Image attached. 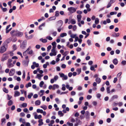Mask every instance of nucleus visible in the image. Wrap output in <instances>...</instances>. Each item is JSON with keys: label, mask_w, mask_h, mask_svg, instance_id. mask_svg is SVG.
<instances>
[{"label": "nucleus", "mask_w": 126, "mask_h": 126, "mask_svg": "<svg viewBox=\"0 0 126 126\" xmlns=\"http://www.w3.org/2000/svg\"><path fill=\"white\" fill-rule=\"evenodd\" d=\"M31 48V47H30L26 51L23 53V55H27L28 54L31 55L32 54L33 51L31 50H30Z\"/></svg>", "instance_id": "1"}, {"label": "nucleus", "mask_w": 126, "mask_h": 126, "mask_svg": "<svg viewBox=\"0 0 126 126\" xmlns=\"http://www.w3.org/2000/svg\"><path fill=\"white\" fill-rule=\"evenodd\" d=\"M7 48V46L4 44H3L2 46L0 48V52L2 53L5 52Z\"/></svg>", "instance_id": "2"}, {"label": "nucleus", "mask_w": 126, "mask_h": 126, "mask_svg": "<svg viewBox=\"0 0 126 126\" xmlns=\"http://www.w3.org/2000/svg\"><path fill=\"white\" fill-rule=\"evenodd\" d=\"M16 33L14 34L13 36H16L18 37H21L23 34L22 32L16 30Z\"/></svg>", "instance_id": "3"}, {"label": "nucleus", "mask_w": 126, "mask_h": 126, "mask_svg": "<svg viewBox=\"0 0 126 126\" xmlns=\"http://www.w3.org/2000/svg\"><path fill=\"white\" fill-rule=\"evenodd\" d=\"M26 40L24 41L21 44L20 47L22 48H24L26 47Z\"/></svg>", "instance_id": "4"}, {"label": "nucleus", "mask_w": 126, "mask_h": 126, "mask_svg": "<svg viewBox=\"0 0 126 126\" xmlns=\"http://www.w3.org/2000/svg\"><path fill=\"white\" fill-rule=\"evenodd\" d=\"M33 114L34 115V117L35 119H40L42 118V116L41 115H39L38 116L36 112L34 113Z\"/></svg>", "instance_id": "5"}, {"label": "nucleus", "mask_w": 126, "mask_h": 126, "mask_svg": "<svg viewBox=\"0 0 126 126\" xmlns=\"http://www.w3.org/2000/svg\"><path fill=\"white\" fill-rule=\"evenodd\" d=\"M11 38H9L7 39L3 43L4 44L8 46V44L10 43L11 41Z\"/></svg>", "instance_id": "6"}, {"label": "nucleus", "mask_w": 126, "mask_h": 126, "mask_svg": "<svg viewBox=\"0 0 126 126\" xmlns=\"http://www.w3.org/2000/svg\"><path fill=\"white\" fill-rule=\"evenodd\" d=\"M68 10L69 11L70 13H73L75 12L76 10L73 7H70L68 8Z\"/></svg>", "instance_id": "7"}, {"label": "nucleus", "mask_w": 126, "mask_h": 126, "mask_svg": "<svg viewBox=\"0 0 126 126\" xmlns=\"http://www.w3.org/2000/svg\"><path fill=\"white\" fill-rule=\"evenodd\" d=\"M74 116L76 117V122L78 123L79 122V113L76 112L74 115Z\"/></svg>", "instance_id": "8"}, {"label": "nucleus", "mask_w": 126, "mask_h": 126, "mask_svg": "<svg viewBox=\"0 0 126 126\" xmlns=\"http://www.w3.org/2000/svg\"><path fill=\"white\" fill-rule=\"evenodd\" d=\"M15 73V70L14 69H11L9 73V75L10 76H12Z\"/></svg>", "instance_id": "9"}, {"label": "nucleus", "mask_w": 126, "mask_h": 126, "mask_svg": "<svg viewBox=\"0 0 126 126\" xmlns=\"http://www.w3.org/2000/svg\"><path fill=\"white\" fill-rule=\"evenodd\" d=\"M119 35L120 34L119 33H116L114 32L112 33L111 36L114 37H117L119 36Z\"/></svg>", "instance_id": "10"}, {"label": "nucleus", "mask_w": 126, "mask_h": 126, "mask_svg": "<svg viewBox=\"0 0 126 126\" xmlns=\"http://www.w3.org/2000/svg\"><path fill=\"white\" fill-rule=\"evenodd\" d=\"M8 58V56H2L1 59V61L2 62H3L7 60Z\"/></svg>", "instance_id": "11"}, {"label": "nucleus", "mask_w": 126, "mask_h": 126, "mask_svg": "<svg viewBox=\"0 0 126 126\" xmlns=\"http://www.w3.org/2000/svg\"><path fill=\"white\" fill-rule=\"evenodd\" d=\"M51 51L49 54V55H56L57 52L56 50H51Z\"/></svg>", "instance_id": "12"}, {"label": "nucleus", "mask_w": 126, "mask_h": 126, "mask_svg": "<svg viewBox=\"0 0 126 126\" xmlns=\"http://www.w3.org/2000/svg\"><path fill=\"white\" fill-rule=\"evenodd\" d=\"M85 115L86 119H88L89 118V116L90 115V113L88 111H86V112Z\"/></svg>", "instance_id": "13"}, {"label": "nucleus", "mask_w": 126, "mask_h": 126, "mask_svg": "<svg viewBox=\"0 0 126 126\" xmlns=\"http://www.w3.org/2000/svg\"><path fill=\"white\" fill-rule=\"evenodd\" d=\"M20 95V93L19 92L17 91H16L15 92V97L18 96Z\"/></svg>", "instance_id": "14"}, {"label": "nucleus", "mask_w": 126, "mask_h": 126, "mask_svg": "<svg viewBox=\"0 0 126 126\" xmlns=\"http://www.w3.org/2000/svg\"><path fill=\"white\" fill-rule=\"evenodd\" d=\"M59 86L57 84H54L53 85V87L52 89L53 90H54L56 88H59Z\"/></svg>", "instance_id": "15"}, {"label": "nucleus", "mask_w": 126, "mask_h": 126, "mask_svg": "<svg viewBox=\"0 0 126 126\" xmlns=\"http://www.w3.org/2000/svg\"><path fill=\"white\" fill-rule=\"evenodd\" d=\"M113 62L114 64L116 65L118 64V61L117 59L115 58L113 60Z\"/></svg>", "instance_id": "16"}, {"label": "nucleus", "mask_w": 126, "mask_h": 126, "mask_svg": "<svg viewBox=\"0 0 126 126\" xmlns=\"http://www.w3.org/2000/svg\"><path fill=\"white\" fill-rule=\"evenodd\" d=\"M40 41L43 43H45L47 42V40L46 39L41 38L40 39Z\"/></svg>", "instance_id": "17"}, {"label": "nucleus", "mask_w": 126, "mask_h": 126, "mask_svg": "<svg viewBox=\"0 0 126 126\" xmlns=\"http://www.w3.org/2000/svg\"><path fill=\"white\" fill-rule=\"evenodd\" d=\"M41 103V101L39 100H36L35 102V105L36 106L39 105Z\"/></svg>", "instance_id": "18"}, {"label": "nucleus", "mask_w": 126, "mask_h": 126, "mask_svg": "<svg viewBox=\"0 0 126 126\" xmlns=\"http://www.w3.org/2000/svg\"><path fill=\"white\" fill-rule=\"evenodd\" d=\"M43 120L42 119H40L38 120V122L39 123L38 124L39 126H40L43 124V123L42 122Z\"/></svg>", "instance_id": "19"}, {"label": "nucleus", "mask_w": 126, "mask_h": 126, "mask_svg": "<svg viewBox=\"0 0 126 126\" xmlns=\"http://www.w3.org/2000/svg\"><path fill=\"white\" fill-rule=\"evenodd\" d=\"M95 81L98 84H99L101 82V80L99 78H97L95 79Z\"/></svg>", "instance_id": "20"}, {"label": "nucleus", "mask_w": 126, "mask_h": 126, "mask_svg": "<svg viewBox=\"0 0 126 126\" xmlns=\"http://www.w3.org/2000/svg\"><path fill=\"white\" fill-rule=\"evenodd\" d=\"M7 65L8 67L9 68L11 67H13L14 66L13 64H12L11 63H7Z\"/></svg>", "instance_id": "21"}, {"label": "nucleus", "mask_w": 126, "mask_h": 126, "mask_svg": "<svg viewBox=\"0 0 126 126\" xmlns=\"http://www.w3.org/2000/svg\"><path fill=\"white\" fill-rule=\"evenodd\" d=\"M13 103V102L12 100H10L8 102L7 104L8 106H10Z\"/></svg>", "instance_id": "22"}, {"label": "nucleus", "mask_w": 126, "mask_h": 126, "mask_svg": "<svg viewBox=\"0 0 126 126\" xmlns=\"http://www.w3.org/2000/svg\"><path fill=\"white\" fill-rule=\"evenodd\" d=\"M37 112L38 113H42L43 112V110H40L39 109H38L36 110Z\"/></svg>", "instance_id": "23"}, {"label": "nucleus", "mask_w": 126, "mask_h": 126, "mask_svg": "<svg viewBox=\"0 0 126 126\" xmlns=\"http://www.w3.org/2000/svg\"><path fill=\"white\" fill-rule=\"evenodd\" d=\"M111 86H108L106 88V90L107 91V93L109 94L110 93V88Z\"/></svg>", "instance_id": "24"}, {"label": "nucleus", "mask_w": 126, "mask_h": 126, "mask_svg": "<svg viewBox=\"0 0 126 126\" xmlns=\"http://www.w3.org/2000/svg\"><path fill=\"white\" fill-rule=\"evenodd\" d=\"M2 89L4 92L5 93H8V90L7 89L5 88H3Z\"/></svg>", "instance_id": "25"}, {"label": "nucleus", "mask_w": 126, "mask_h": 126, "mask_svg": "<svg viewBox=\"0 0 126 126\" xmlns=\"http://www.w3.org/2000/svg\"><path fill=\"white\" fill-rule=\"evenodd\" d=\"M99 20L98 18H96L95 19V24H97L99 23Z\"/></svg>", "instance_id": "26"}, {"label": "nucleus", "mask_w": 126, "mask_h": 126, "mask_svg": "<svg viewBox=\"0 0 126 126\" xmlns=\"http://www.w3.org/2000/svg\"><path fill=\"white\" fill-rule=\"evenodd\" d=\"M67 35V34L66 33H61L60 35V36L61 37H63L64 36H66Z\"/></svg>", "instance_id": "27"}, {"label": "nucleus", "mask_w": 126, "mask_h": 126, "mask_svg": "<svg viewBox=\"0 0 126 126\" xmlns=\"http://www.w3.org/2000/svg\"><path fill=\"white\" fill-rule=\"evenodd\" d=\"M32 84L30 82H29L28 84H26V88H28L29 87L31 86Z\"/></svg>", "instance_id": "28"}, {"label": "nucleus", "mask_w": 126, "mask_h": 126, "mask_svg": "<svg viewBox=\"0 0 126 126\" xmlns=\"http://www.w3.org/2000/svg\"><path fill=\"white\" fill-rule=\"evenodd\" d=\"M16 30H14L13 31H12L11 32H10V33L12 35V36H13V35L14 34L16 33Z\"/></svg>", "instance_id": "29"}, {"label": "nucleus", "mask_w": 126, "mask_h": 126, "mask_svg": "<svg viewBox=\"0 0 126 126\" xmlns=\"http://www.w3.org/2000/svg\"><path fill=\"white\" fill-rule=\"evenodd\" d=\"M118 98V96L117 95H113L112 97V99L113 100L115 99H117Z\"/></svg>", "instance_id": "30"}, {"label": "nucleus", "mask_w": 126, "mask_h": 126, "mask_svg": "<svg viewBox=\"0 0 126 126\" xmlns=\"http://www.w3.org/2000/svg\"><path fill=\"white\" fill-rule=\"evenodd\" d=\"M58 114L59 115H60L61 116H62L63 115V114L61 111H59L58 112Z\"/></svg>", "instance_id": "31"}, {"label": "nucleus", "mask_w": 126, "mask_h": 126, "mask_svg": "<svg viewBox=\"0 0 126 126\" xmlns=\"http://www.w3.org/2000/svg\"><path fill=\"white\" fill-rule=\"evenodd\" d=\"M25 59H26L25 61V62L27 63H28L29 61V60L28 59V56H27L25 57Z\"/></svg>", "instance_id": "32"}, {"label": "nucleus", "mask_w": 126, "mask_h": 126, "mask_svg": "<svg viewBox=\"0 0 126 126\" xmlns=\"http://www.w3.org/2000/svg\"><path fill=\"white\" fill-rule=\"evenodd\" d=\"M71 23L72 24H74L76 23V21L75 19H73L71 20Z\"/></svg>", "instance_id": "33"}, {"label": "nucleus", "mask_w": 126, "mask_h": 126, "mask_svg": "<svg viewBox=\"0 0 126 126\" xmlns=\"http://www.w3.org/2000/svg\"><path fill=\"white\" fill-rule=\"evenodd\" d=\"M5 119L4 118H3L1 119V125H2V124L4 123V124H5L6 123L5 122Z\"/></svg>", "instance_id": "34"}, {"label": "nucleus", "mask_w": 126, "mask_h": 126, "mask_svg": "<svg viewBox=\"0 0 126 126\" xmlns=\"http://www.w3.org/2000/svg\"><path fill=\"white\" fill-rule=\"evenodd\" d=\"M33 94L32 93H30V94L28 95V97L29 99H31V97L33 95Z\"/></svg>", "instance_id": "35"}, {"label": "nucleus", "mask_w": 126, "mask_h": 126, "mask_svg": "<svg viewBox=\"0 0 126 126\" xmlns=\"http://www.w3.org/2000/svg\"><path fill=\"white\" fill-rule=\"evenodd\" d=\"M58 24H60V26H61L63 24V21L62 20H60L58 22Z\"/></svg>", "instance_id": "36"}, {"label": "nucleus", "mask_w": 126, "mask_h": 126, "mask_svg": "<svg viewBox=\"0 0 126 126\" xmlns=\"http://www.w3.org/2000/svg\"><path fill=\"white\" fill-rule=\"evenodd\" d=\"M27 105V104L25 103H23L22 104V106L23 108L26 107Z\"/></svg>", "instance_id": "37"}, {"label": "nucleus", "mask_w": 126, "mask_h": 126, "mask_svg": "<svg viewBox=\"0 0 126 126\" xmlns=\"http://www.w3.org/2000/svg\"><path fill=\"white\" fill-rule=\"evenodd\" d=\"M44 82L43 81H41L40 82V84H39V86H40V87H42L43 86V85L44 84Z\"/></svg>", "instance_id": "38"}, {"label": "nucleus", "mask_w": 126, "mask_h": 126, "mask_svg": "<svg viewBox=\"0 0 126 126\" xmlns=\"http://www.w3.org/2000/svg\"><path fill=\"white\" fill-rule=\"evenodd\" d=\"M33 64L34 65H35V67H38L39 66V64L38 63H36L35 62H33Z\"/></svg>", "instance_id": "39"}, {"label": "nucleus", "mask_w": 126, "mask_h": 126, "mask_svg": "<svg viewBox=\"0 0 126 126\" xmlns=\"http://www.w3.org/2000/svg\"><path fill=\"white\" fill-rule=\"evenodd\" d=\"M55 16H59V12L58 11H56L55 12Z\"/></svg>", "instance_id": "40"}, {"label": "nucleus", "mask_w": 126, "mask_h": 126, "mask_svg": "<svg viewBox=\"0 0 126 126\" xmlns=\"http://www.w3.org/2000/svg\"><path fill=\"white\" fill-rule=\"evenodd\" d=\"M43 76V75H41L39 74H38L37 75V76L38 77V78L39 79H41V77Z\"/></svg>", "instance_id": "41"}, {"label": "nucleus", "mask_w": 126, "mask_h": 126, "mask_svg": "<svg viewBox=\"0 0 126 126\" xmlns=\"http://www.w3.org/2000/svg\"><path fill=\"white\" fill-rule=\"evenodd\" d=\"M92 97L91 95H88L87 96L86 98L87 99L89 100Z\"/></svg>", "instance_id": "42"}, {"label": "nucleus", "mask_w": 126, "mask_h": 126, "mask_svg": "<svg viewBox=\"0 0 126 126\" xmlns=\"http://www.w3.org/2000/svg\"><path fill=\"white\" fill-rule=\"evenodd\" d=\"M7 96H8L7 99L8 100H10V99L12 98V96L11 95H10L9 94H7Z\"/></svg>", "instance_id": "43"}, {"label": "nucleus", "mask_w": 126, "mask_h": 126, "mask_svg": "<svg viewBox=\"0 0 126 126\" xmlns=\"http://www.w3.org/2000/svg\"><path fill=\"white\" fill-rule=\"evenodd\" d=\"M1 8L3 11V12H5L7 10V9L6 8H3L2 6V7Z\"/></svg>", "instance_id": "44"}, {"label": "nucleus", "mask_w": 126, "mask_h": 126, "mask_svg": "<svg viewBox=\"0 0 126 126\" xmlns=\"http://www.w3.org/2000/svg\"><path fill=\"white\" fill-rule=\"evenodd\" d=\"M70 121L71 122L74 123L75 122V120L74 119L71 117Z\"/></svg>", "instance_id": "45"}, {"label": "nucleus", "mask_w": 126, "mask_h": 126, "mask_svg": "<svg viewBox=\"0 0 126 126\" xmlns=\"http://www.w3.org/2000/svg\"><path fill=\"white\" fill-rule=\"evenodd\" d=\"M40 107L43 109L44 110H46L47 108L46 106L45 105L44 106H41Z\"/></svg>", "instance_id": "46"}, {"label": "nucleus", "mask_w": 126, "mask_h": 126, "mask_svg": "<svg viewBox=\"0 0 126 126\" xmlns=\"http://www.w3.org/2000/svg\"><path fill=\"white\" fill-rule=\"evenodd\" d=\"M67 124L69 126H73V124L72 123H70L69 122H68L67 123Z\"/></svg>", "instance_id": "47"}, {"label": "nucleus", "mask_w": 126, "mask_h": 126, "mask_svg": "<svg viewBox=\"0 0 126 126\" xmlns=\"http://www.w3.org/2000/svg\"><path fill=\"white\" fill-rule=\"evenodd\" d=\"M51 45H49L47 47V51H49L51 48Z\"/></svg>", "instance_id": "48"}, {"label": "nucleus", "mask_w": 126, "mask_h": 126, "mask_svg": "<svg viewBox=\"0 0 126 126\" xmlns=\"http://www.w3.org/2000/svg\"><path fill=\"white\" fill-rule=\"evenodd\" d=\"M121 63L122 65H124L126 64V61L125 60L121 62Z\"/></svg>", "instance_id": "49"}, {"label": "nucleus", "mask_w": 126, "mask_h": 126, "mask_svg": "<svg viewBox=\"0 0 126 126\" xmlns=\"http://www.w3.org/2000/svg\"><path fill=\"white\" fill-rule=\"evenodd\" d=\"M61 56H57L58 58L56 59V61L57 62H58L60 61L59 58H60Z\"/></svg>", "instance_id": "50"}, {"label": "nucleus", "mask_w": 126, "mask_h": 126, "mask_svg": "<svg viewBox=\"0 0 126 126\" xmlns=\"http://www.w3.org/2000/svg\"><path fill=\"white\" fill-rule=\"evenodd\" d=\"M46 38L49 40H51L52 39V38L50 36H48L46 37Z\"/></svg>", "instance_id": "51"}, {"label": "nucleus", "mask_w": 126, "mask_h": 126, "mask_svg": "<svg viewBox=\"0 0 126 126\" xmlns=\"http://www.w3.org/2000/svg\"><path fill=\"white\" fill-rule=\"evenodd\" d=\"M55 19V17L53 16V17H50L49 18V20H54V19Z\"/></svg>", "instance_id": "52"}, {"label": "nucleus", "mask_w": 126, "mask_h": 126, "mask_svg": "<svg viewBox=\"0 0 126 126\" xmlns=\"http://www.w3.org/2000/svg\"><path fill=\"white\" fill-rule=\"evenodd\" d=\"M58 79V77L57 75L55 76L54 78L53 79L55 80V81L56 80Z\"/></svg>", "instance_id": "53"}, {"label": "nucleus", "mask_w": 126, "mask_h": 126, "mask_svg": "<svg viewBox=\"0 0 126 126\" xmlns=\"http://www.w3.org/2000/svg\"><path fill=\"white\" fill-rule=\"evenodd\" d=\"M37 70L38 71L39 70V72L41 74H42L43 73V71L42 70H40L39 68H38L37 69Z\"/></svg>", "instance_id": "54"}, {"label": "nucleus", "mask_w": 126, "mask_h": 126, "mask_svg": "<svg viewBox=\"0 0 126 126\" xmlns=\"http://www.w3.org/2000/svg\"><path fill=\"white\" fill-rule=\"evenodd\" d=\"M87 43L89 46L91 45V41L90 40H88L87 41Z\"/></svg>", "instance_id": "55"}, {"label": "nucleus", "mask_w": 126, "mask_h": 126, "mask_svg": "<svg viewBox=\"0 0 126 126\" xmlns=\"http://www.w3.org/2000/svg\"><path fill=\"white\" fill-rule=\"evenodd\" d=\"M55 64V62L54 60H53L50 63V64H51L54 65Z\"/></svg>", "instance_id": "56"}, {"label": "nucleus", "mask_w": 126, "mask_h": 126, "mask_svg": "<svg viewBox=\"0 0 126 126\" xmlns=\"http://www.w3.org/2000/svg\"><path fill=\"white\" fill-rule=\"evenodd\" d=\"M91 70L92 71L94 70L95 71V70L94 69V67L93 66H92L90 68Z\"/></svg>", "instance_id": "57"}, {"label": "nucleus", "mask_w": 126, "mask_h": 126, "mask_svg": "<svg viewBox=\"0 0 126 126\" xmlns=\"http://www.w3.org/2000/svg\"><path fill=\"white\" fill-rule=\"evenodd\" d=\"M76 36V34H71L70 35V37L73 38H74Z\"/></svg>", "instance_id": "58"}, {"label": "nucleus", "mask_w": 126, "mask_h": 126, "mask_svg": "<svg viewBox=\"0 0 126 126\" xmlns=\"http://www.w3.org/2000/svg\"><path fill=\"white\" fill-rule=\"evenodd\" d=\"M68 78L67 76L66 75H65L63 77V80H66Z\"/></svg>", "instance_id": "59"}, {"label": "nucleus", "mask_w": 126, "mask_h": 126, "mask_svg": "<svg viewBox=\"0 0 126 126\" xmlns=\"http://www.w3.org/2000/svg\"><path fill=\"white\" fill-rule=\"evenodd\" d=\"M59 74L60 75V76L61 77H63L64 76V74L63 73H59Z\"/></svg>", "instance_id": "60"}, {"label": "nucleus", "mask_w": 126, "mask_h": 126, "mask_svg": "<svg viewBox=\"0 0 126 126\" xmlns=\"http://www.w3.org/2000/svg\"><path fill=\"white\" fill-rule=\"evenodd\" d=\"M111 5V4L109 2L106 8H108L110 7Z\"/></svg>", "instance_id": "61"}, {"label": "nucleus", "mask_w": 126, "mask_h": 126, "mask_svg": "<svg viewBox=\"0 0 126 126\" xmlns=\"http://www.w3.org/2000/svg\"><path fill=\"white\" fill-rule=\"evenodd\" d=\"M69 53V52L68 51H65L64 53L63 54V55H67Z\"/></svg>", "instance_id": "62"}, {"label": "nucleus", "mask_w": 126, "mask_h": 126, "mask_svg": "<svg viewBox=\"0 0 126 126\" xmlns=\"http://www.w3.org/2000/svg\"><path fill=\"white\" fill-rule=\"evenodd\" d=\"M19 88V87L18 85H16V86H15V87H14V90H17Z\"/></svg>", "instance_id": "63"}, {"label": "nucleus", "mask_w": 126, "mask_h": 126, "mask_svg": "<svg viewBox=\"0 0 126 126\" xmlns=\"http://www.w3.org/2000/svg\"><path fill=\"white\" fill-rule=\"evenodd\" d=\"M120 50L119 49H117L115 51V53L117 54H119L120 53Z\"/></svg>", "instance_id": "64"}]
</instances>
